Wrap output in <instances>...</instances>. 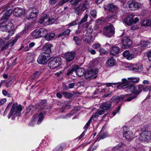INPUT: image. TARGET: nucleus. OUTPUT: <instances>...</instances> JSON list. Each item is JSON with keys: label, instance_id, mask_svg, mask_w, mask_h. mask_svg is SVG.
Returning a JSON list of instances; mask_svg holds the SVG:
<instances>
[{"label": "nucleus", "instance_id": "nucleus-1", "mask_svg": "<svg viewBox=\"0 0 151 151\" xmlns=\"http://www.w3.org/2000/svg\"><path fill=\"white\" fill-rule=\"evenodd\" d=\"M53 47L52 44H46L44 47L43 49L45 51L42 52L38 57L37 61L41 64L46 63L47 61V58L49 57V53L51 52V48Z\"/></svg>", "mask_w": 151, "mask_h": 151}, {"label": "nucleus", "instance_id": "nucleus-2", "mask_svg": "<svg viewBox=\"0 0 151 151\" xmlns=\"http://www.w3.org/2000/svg\"><path fill=\"white\" fill-rule=\"evenodd\" d=\"M22 110V106L21 105H18L17 103H14L11 108V109L9 113L8 118L9 119L12 116V119L14 120L15 116H19L21 115V113Z\"/></svg>", "mask_w": 151, "mask_h": 151}, {"label": "nucleus", "instance_id": "nucleus-3", "mask_svg": "<svg viewBox=\"0 0 151 151\" xmlns=\"http://www.w3.org/2000/svg\"><path fill=\"white\" fill-rule=\"evenodd\" d=\"M5 22L7 29L6 30L8 32V33L4 35L3 36V38L5 40H7L9 39L10 37L14 33V30H13L14 26L13 24L11 22L5 21Z\"/></svg>", "mask_w": 151, "mask_h": 151}, {"label": "nucleus", "instance_id": "nucleus-4", "mask_svg": "<svg viewBox=\"0 0 151 151\" xmlns=\"http://www.w3.org/2000/svg\"><path fill=\"white\" fill-rule=\"evenodd\" d=\"M142 132L139 134V139L142 141H148L151 139V132L148 129L143 128Z\"/></svg>", "mask_w": 151, "mask_h": 151}, {"label": "nucleus", "instance_id": "nucleus-5", "mask_svg": "<svg viewBox=\"0 0 151 151\" xmlns=\"http://www.w3.org/2000/svg\"><path fill=\"white\" fill-rule=\"evenodd\" d=\"M61 63V59L57 57L52 59L48 65L50 68L53 69L58 67Z\"/></svg>", "mask_w": 151, "mask_h": 151}, {"label": "nucleus", "instance_id": "nucleus-6", "mask_svg": "<svg viewBox=\"0 0 151 151\" xmlns=\"http://www.w3.org/2000/svg\"><path fill=\"white\" fill-rule=\"evenodd\" d=\"M115 33L114 28L112 24H110L104 28L103 34L105 36L110 37Z\"/></svg>", "mask_w": 151, "mask_h": 151}, {"label": "nucleus", "instance_id": "nucleus-7", "mask_svg": "<svg viewBox=\"0 0 151 151\" xmlns=\"http://www.w3.org/2000/svg\"><path fill=\"white\" fill-rule=\"evenodd\" d=\"M98 73V70L97 69H92L88 71L85 76L86 79H92L95 78L97 76L96 75Z\"/></svg>", "mask_w": 151, "mask_h": 151}, {"label": "nucleus", "instance_id": "nucleus-8", "mask_svg": "<svg viewBox=\"0 0 151 151\" xmlns=\"http://www.w3.org/2000/svg\"><path fill=\"white\" fill-rule=\"evenodd\" d=\"M121 42L123 44V47L126 49L130 47L132 43V40L128 36L123 37L121 40Z\"/></svg>", "mask_w": 151, "mask_h": 151}, {"label": "nucleus", "instance_id": "nucleus-9", "mask_svg": "<svg viewBox=\"0 0 151 151\" xmlns=\"http://www.w3.org/2000/svg\"><path fill=\"white\" fill-rule=\"evenodd\" d=\"M87 8V6H85L82 4H80L77 7L75 8L74 11L75 13L77 15H81L82 12Z\"/></svg>", "mask_w": 151, "mask_h": 151}, {"label": "nucleus", "instance_id": "nucleus-10", "mask_svg": "<svg viewBox=\"0 0 151 151\" xmlns=\"http://www.w3.org/2000/svg\"><path fill=\"white\" fill-rule=\"evenodd\" d=\"M121 83H117L119 85L117 86V87H119V88L127 89L128 87V86L130 84L129 80H127L126 78H124L122 79Z\"/></svg>", "mask_w": 151, "mask_h": 151}, {"label": "nucleus", "instance_id": "nucleus-11", "mask_svg": "<svg viewBox=\"0 0 151 151\" xmlns=\"http://www.w3.org/2000/svg\"><path fill=\"white\" fill-rule=\"evenodd\" d=\"M105 8L106 9L114 13V15L111 16L110 17V19L113 18V16H115L116 14V10L117 9V7L113 4H108L106 6Z\"/></svg>", "mask_w": 151, "mask_h": 151}, {"label": "nucleus", "instance_id": "nucleus-12", "mask_svg": "<svg viewBox=\"0 0 151 151\" xmlns=\"http://www.w3.org/2000/svg\"><path fill=\"white\" fill-rule=\"evenodd\" d=\"M76 55V53L74 52H68L66 53L65 55V59L67 62H70L72 61Z\"/></svg>", "mask_w": 151, "mask_h": 151}, {"label": "nucleus", "instance_id": "nucleus-13", "mask_svg": "<svg viewBox=\"0 0 151 151\" xmlns=\"http://www.w3.org/2000/svg\"><path fill=\"white\" fill-rule=\"evenodd\" d=\"M3 16L2 17L1 20H4L3 22H5V21H7L8 17L10 15L12 12V10L11 9H9L6 11V9H4L3 10Z\"/></svg>", "mask_w": 151, "mask_h": 151}, {"label": "nucleus", "instance_id": "nucleus-14", "mask_svg": "<svg viewBox=\"0 0 151 151\" xmlns=\"http://www.w3.org/2000/svg\"><path fill=\"white\" fill-rule=\"evenodd\" d=\"M3 16L2 17L1 20H4L3 22H5V21H7L8 17L10 15L12 12V10L11 9H9L6 11V9H4L3 10Z\"/></svg>", "mask_w": 151, "mask_h": 151}, {"label": "nucleus", "instance_id": "nucleus-15", "mask_svg": "<svg viewBox=\"0 0 151 151\" xmlns=\"http://www.w3.org/2000/svg\"><path fill=\"white\" fill-rule=\"evenodd\" d=\"M19 37V36H16L15 39L14 40L12 41H9L1 48V50L2 51L6 50L8 48L9 46H13L17 42Z\"/></svg>", "mask_w": 151, "mask_h": 151}, {"label": "nucleus", "instance_id": "nucleus-16", "mask_svg": "<svg viewBox=\"0 0 151 151\" xmlns=\"http://www.w3.org/2000/svg\"><path fill=\"white\" fill-rule=\"evenodd\" d=\"M99 116V115L97 114V113L96 112L93 115L91 116L89 120L87 122L84 127V129H85V130H87V129L90 125L92 119H93L94 121L96 120L97 119Z\"/></svg>", "mask_w": 151, "mask_h": 151}, {"label": "nucleus", "instance_id": "nucleus-17", "mask_svg": "<svg viewBox=\"0 0 151 151\" xmlns=\"http://www.w3.org/2000/svg\"><path fill=\"white\" fill-rule=\"evenodd\" d=\"M127 128L126 127H124V133L123 136L128 140L132 139L133 134L132 132L129 131H126Z\"/></svg>", "mask_w": 151, "mask_h": 151}, {"label": "nucleus", "instance_id": "nucleus-18", "mask_svg": "<svg viewBox=\"0 0 151 151\" xmlns=\"http://www.w3.org/2000/svg\"><path fill=\"white\" fill-rule=\"evenodd\" d=\"M25 13L24 9L20 8H16L14 9L13 12V14L14 16H19Z\"/></svg>", "mask_w": 151, "mask_h": 151}, {"label": "nucleus", "instance_id": "nucleus-19", "mask_svg": "<svg viewBox=\"0 0 151 151\" xmlns=\"http://www.w3.org/2000/svg\"><path fill=\"white\" fill-rule=\"evenodd\" d=\"M128 86V87L126 89L127 90V91H129L132 93H134V95H136L137 96V95L139 94V92H138V91L135 86L132 84H130Z\"/></svg>", "mask_w": 151, "mask_h": 151}, {"label": "nucleus", "instance_id": "nucleus-20", "mask_svg": "<svg viewBox=\"0 0 151 151\" xmlns=\"http://www.w3.org/2000/svg\"><path fill=\"white\" fill-rule=\"evenodd\" d=\"M129 7L132 10H135L139 7V3L134 1H132L131 2H129Z\"/></svg>", "mask_w": 151, "mask_h": 151}, {"label": "nucleus", "instance_id": "nucleus-21", "mask_svg": "<svg viewBox=\"0 0 151 151\" xmlns=\"http://www.w3.org/2000/svg\"><path fill=\"white\" fill-rule=\"evenodd\" d=\"M120 48L116 46H113L110 49V54L114 56L119 53V52Z\"/></svg>", "mask_w": 151, "mask_h": 151}, {"label": "nucleus", "instance_id": "nucleus-22", "mask_svg": "<svg viewBox=\"0 0 151 151\" xmlns=\"http://www.w3.org/2000/svg\"><path fill=\"white\" fill-rule=\"evenodd\" d=\"M85 72V69L83 68H76L75 73L77 76L79 77H81L84 75Z\"/></svg>", "mask_w": 151, "mask_h": 151}, {"label": "nucleus", "instance_id": "nucleus-23", "mask_svg": "<svg viewBox=\"0 0 151 151\" xmlns=\"http://www.w3.org/2000/svg\"><path fill=\"white\" fill-rule=\"evenodd\" d=\"M106 63L108 66L112 67L115 65L116 60L113 57H111L107 60Z\"/></svg>", "mask_w": 151, "mask_h": 151}, {"label": "nucleus", "instance_id": "nucleus-24", "mask_svg": "<svg viewBox=\"0 0 151 151\" xmlns=\"http://www.w3.org/2000/svg\"><path fill=\"white\" fill-rule=\"evenodd\" d=\"M46 101L43 100L36 105V107L40 110L43 109L45 108V107H46Z\"/></svg>", "mask_w": 151, "mask_h": 151}, {"label": "nucleus", "instance_id": "nucleus-25", "mask_svg": "<svg viewBox=\"0 0 151 151\" xmlns=\"http://www.w3.org/2000/svg\"><path fill=\"white\" fill-rule=\"evenodd\" d=\"M111 106L110 104L104 103L100 105V108L104 110H106L109 109Z\"/></svg>", "mask_w": 151, "mask_h": 151}, {"label": "nucleus", "instance_id": "nucleus-26", "mask_svg": "<svg viewBox=\"0 0 151 151\" xmlns=\"http://www.w3.org/2000/svg\"><path fill=\"white\" fill-rule=\"evenodd\" d=\"M123 146V143L121 142L114 147V150L116 151H122L124 149Z\"/></svg>", "mask_w": 151, "mask_h": 151}, {"label": "nucleus", "instance_id": "nucleus-27", "mask_svg": "<svg viewBox=\"0 0 151 151\" xmlns=\"http://www.w3.org/2000/svg\"><path fill=\"white\" fill-rule=\"evenodd\" d=\"M55 36V33H49L47 34V33L45 36V40L49 41L53 38Z\"/></svg>", "mask_w": 151, "mask_h": 151}, {"label": "nucleus", "instance_id": "nucleus-28", "mask_svg": "<svg viewBox=\"0 0 151 151\" xmlns=\"http://www.w3.org/2000/svg\"><path fill=\"white\" fill-rule=\"evenodd\" d=\"M133 17H128L124 19L125 23L129 26L131 25L133 23Z\"/></svg>", "mask_w": 151, "mask_h": 151}, {"label": "nucleus", "instance_id": "nucleus-29", "mask_svg": "<svg viewBox=\"0 0 151 151\" xmlns=\"http://www.w3.org/2000/svg\"><path fill=\"white\" fill-rule=\"evenodd\" d=\"M38 31L40 37H45V35L47 33V30L44 28H41L38 30Z\"/></svg>", "mask_w": 151, "mask_h": 151}, {"label": "nucleus", "instance_id": "nucleus-30", "mask_svg": "<svg viewBox=\"0 0 151 151\" xmlns=\"http://www.w3.org/2000/svg\"><path fill=\"white\" fill-rule=\"evenodd\" d=\"M131 94H127L125 95H121L120 96H116V103H118L120 101H121L123 100L124 98L127 96H130Z\"/></svg>", "mask_w": 151, "mask_h": 151}, {"label": "nucleus", "instance_id": "nucleus-31", "mask_svg": "<svg viewBox=\"0 0 151 151\" xmlns=\"http://www.w3.org/2000/svg\"><path fill=\"white\" fill-rule=\"evenodd\" d=\"M31 26V24L30 23H27L25 25L24 29L22 30L20 33L22 35L27 33L29 30V28Z\"/></svg>", "mask_w": 151, "mask_h": 151}, {"label": "nucleus", "instance_id": "nucleus-32", "mask_svg": "<svg viewBox=\"0 0 151 151\" xmlns=\"http://www.w3.org/2000/svg\"><path fill=\"white\" fill-rule=\"evenodd\" d=\"M127 79L130 82H132L133 83H138L140 80L139 78L135 77H131L130 78H128Z\"/></svg>", "mask_w": 151, "mask_h": 151}, {"label": "nucleus", "instance_id": "nucleus-33", "mask_svg": "<svg viewBox=\"0 0 151 151\" xmlns=\"http://www.w3.org/2000/svg\"><path fill=\"white\" fill-rule=\"evenodd\" d=\"M32 35L33 38L37 39L40 37L38 30H35L32 33Z\"/></svg>", "mask_w": 151, "mask_h": 151}, {"label": "nucleus", "instance_id": "nucleus-34", "mask_svg": "<svg viewBox=\"0 0 151 151\" xmlns=\"http://www.w3.org/2000/svg\"><path fill=\"white\" fill-rule=\"evenodd\" d=\"M151 25V20H146L143 21L142 23V25L144 26H150Z\"/></svg>", "mask_w": 151, "mask_h": 151}, {"label": "nucleus", "instance_id": "nucleus-35", "mask_svg": "<svg viewBox=\"0 0 151 151\" xmlns=\"http://www.w3.org/2000/svg\"><path fill=\"white\" fill-rule=\"evenodd\" d=\"M86 37L84 39V41L88 43H90L92 40L93 37L91 34H86Z\"/></svg>", "mask_w": 151, "mask_h": 151}, {"label": "nucleus", "instance_id": "nucleus-36", "mask_svg": "<svg viewBox=\"0 0 151 151\" xmlns=\"http://www.w3.org/2000/svg\"><path fill=\"white\" fill-rule=\"evenodd\" d=\"M5 22H3L0 24V30L2 31H7Z\"/></svg>", "mask_w": 151, "mask_h": 151}, {"label": "nucleus", "instance_id": "nucleus-37", "mask_svg": "<svg viewBox=\"0 0 151 151\" xmlns=\"http://www.w3.org/2000/svg\"><path fill=\"white\" fill-rule=\"evenodd\" d=\"M41 73L39 71H36L31 76V78L32 79H35L37 78V77Z\"/></svg>", "mask_w": 151, "mask_h": 151}, {"label": "nucleus", "instance_id": "nucleus-38", "mask_svg": "<svg viewBox=\"0 0 151 151\" xmlns=\"http://www.w3.org/2000/svg\"><path fill=\"white\" fill-rule=\"evenodd\" d=\"M73 40L77 45H80L81 42V40L78 37L74 36L73 37Z\"/></svg>", "mask_w": 151, "mask_h": 151}, {"label": "nucleus", "instance_id": "nucleus-39", "mask_svg": "<svg viewBox=\"0 0 151 151\" xmlns=\"http://www.w3.org/2000/svg\"><path fill=\"white\" fill-rule=\"evenodd\" d=\"M29 13L28 17L29 19L32 18L37 17V14L34 13L33 12H29Z\"/></svg>", "mask_w": 151, "mask_h": 151}, {"label": "nucleus", "instance_id": "nucleus-40", "mask_svg": "<svg viewBox=\"0 0 151 151\" xmlns=\"http://www.w3.org/2000/svg\"><path fill=\"white\" fill-rule=\"evenodd\" d=\"M142 69V67L141 65L134 66L132 68L133 70L135 71H137V70H140V71H141Z\"/></svg>", "mask_w": 151, "mask_h": 151}, {"label": "nucleus", "instance_id": "nucleus-41", "mask_svg": "<svg viewBox=\"0 0 151 151\" xmlns=\"http://www.w3.org/2000/svg\"><path fill=\"white\" fill-rule=\"evenodd\" d=\"M70 32V30L69 29H67L66 31L63 32L62 33L60 34L58 36L59 37L65 35H69Z\"/></svg>", "mask_w": 151, "mask_h": 151}, {"label": "nucleus", "instance_id": "nucleus-42", "mask_svg": "<svg viewBox=\"0 0 151 151\" xmlns=\"http://www.w3.org/2000/svg\"><path fill=\"white\" fill-rule=\"evenodd\" d=\"M39 119L37 123L38 124H39L42 121L44 118L43 114L42 113H41L39 115Z\"/></svg>", "mask_w": 151, "mask_h": 151}, {"label": "nucleus", "instance_id": "nucleus-43", "mask_svg": "<svg viewBox=\"0 0 151 151\" xmlns=\"http://www.w3.org/2000/svg\"><path fill=\"white\" fill-rule=\"evenodd\" d=\"M63 94L65 97L68 98H71L73 96V95L71 93H69L67 92H65L63 93Z\"/></svg>", "mask_w": 151, "mask_h": 151}, {"label": "nucleus", "instance_id": "nucleus-44", "mask_svg": "<svg viewBox=\"0 0 151 151\" xmlns=\"http://www.w3.org/2000/svg\"><path fill=\"white\" fill-rule=\"evenodd\" d=\"M77 67H78L77 65H76V66L73 67L71 69H69L68 71L67 75H69L74 71H75V70H76V68H77Z\"/></svg>", "mask_w": 151, "mask_h": 151}, {"label": "nucleus", "instance_id": "nucleus-45", "mask_svg": "<svg viewBox=\"0 0 151 151\" xmlns=\"http://www.w3.org/2000/svg\"><path fill=\"white\" fill-rule=\"evenodd\" d=\"M88 18V15L87 14H86L85 16L81 19V20L79 22V24H81L83 23L86 22Z\"/></svg>", "mask_w": 151, "mask_h": 151}, {"label": "nucleus", "instance_id": "nucleus-46", "mask_svg": "<svg viewBox=\"0 0 151 151\" xmlns=\"http://www.w3.org/2000/svg\"><path fill=\"white\" fill-rule=\"evenodd\" d=\"M143 46L145 47H147L148 45H151V40L150 41L149 40L144 41L143 42Z\"/></svg>", "mask_w": 151, "mask_h": 151}, {"label": "nucleus", "instance_id": "nucleus-47", "mask_svg": "<svg viewBox=\"0 0 151 151\" xmlns=\"http://www.w3.org/2000/svg\"><path fill=\"white\" fill-rule=\"evenodd\" d=\"M101 45L99 43H95L92 46V47L95 49H98L101 47Z\"/></svg>", "mask_w": 151, "mask_h": 151}, {"label": "nucleus", "instance_id": "nucleus-48", "mask_svg": "<svg viewBox=\"0 0 151 151\" xmlns=\"http://www.w3.org/2000/svg\"><path fill=\"white\" fill-rule=\"evenodd\" d=\"M99 51L100 53L104 55H106L108 53V52L106 50L102 48H100L99 49Z\"/></svg>", "mask_w": 151, "mask_h": 151}, {"label": "nucleus", "instance_id": "nucleus-49", "mask_svg": "<svg viewBox=\"0 0 151 151\" xmlns=\"http://www.w3.org/2000/svg\"><path fill=\"white\" fill-rule=\"evenodd\" d=\"M29 12H33L34 13L38 14L39 11L38 9L36 8H31L29 9Z\"/></svg>", "mask_w": 151, "mask_h": 151}, {"label": "nucleus", "instance_id": "nucleus-50", "mask_svg": "<svg viewBox=\"0 0 151 151\" xmlns=\"http://www.w3.org/2000/svg\"><path fill=\"white\" fill-rule=\"evenodd\" d=\"M129 53L130 52L128 50H126L123 52L122 53L123 56L124 57H126V58Z\"/></svg>", "mask_w": 151, "mask_h": 151}, {"label": "nucleus", "instance_id": "nucleus-51", "mask_svg": "<svg viewBox=\"0 0 151 151\" xmlns=\"http://www.w3.org/2000/svg\"><path fill=\"white\" fill-rule=\"evenodd\" d=\"M78 20H76L75 21H73L71 23H70L69 24L70 26H73L78 24Z\"/></svg>", "mask_w": 151, "mask_h": 151}, {"label": "nucleus", "instance_id": "nucleus-52", "mask_svg": "<svg viewBox=\"0 0 151 151\" xmlns=\"http://www.w3.org/2000/svg\"><path fill=\"white\" fill-rule=\"evenodd\" d=\"M143 85H139L138 86V92H139V94L143 91Z\"/></svg>", "mask_w": 151, "mask_h": 151}, {"label": "nucleus", "instance_id": "nucleus-53", "mask_svg": "<svg viewBox=\"0 0 151 151\" xmlns=\"http://www.w3.org/2000/svg\"><path fill=\"white\" fill-rule=\"evenodd\" d=\"M151 90V87L149 86H144L143 91H148Z\"/></svg>", "mask_w": 151, "mask_h": 151}, {"label": "nucleus", "instance_id": "nucleus-54", "mask_svg": "<svg viewBox=\"0 0 151 151\" xmlns=\"http://www.w3.org/2000/svg\"><path fill=\"white\" fill-rule=\"evenodd\" d=\"M63 148L62 146H58L55 148L54 151H62Z\"/></svg>", "mask_w": 151, "mask_h": 151}, {"label": "nucleus", "instance_id": "nucleus-55", "mask_svg": "<svg viewBox=\"0 0 151 151\" xmlns=\"http://www.w3.org/2000/svg\"><path fill=\"white\" fill-rule=\"evenodd\" d=\"M134 58V56L132 54L129 53L126 59L128 60H131Z\"/></svg>", "mask_w": 151, "mask_h": 151}, {"label": "nucleus", "instance_id": "nucleus-56", "mask_svg": "<svg viewBox=\"0 0 151 151\" xmlns=\"http://www.w3.org/2000/svg\"><path fill=\"white\" fill-rule=\"evenodd\" d=\"M33 106L32 105H29L27 109V113H28L29 111L31 110H33Z\"/></svg>", "mask_w": 151, "mask_h": 151}, {"label": "nucleus", "instance_id": "nucleus-57", "mask_svg": "<svg viewBox=\"0 0 151 151\" xmlns=\"http://www.w3.org/2000/svg\"><path fill=\"white\" fill-rule=\"evenodd\" d=\"M96 112L97 113V114H98L99 115H101L104 114L105 111H104V110L103 109H99L98 110V111Z\"/></svg>", "mask_w": 151, "mask_h": 151}, {"label": "nucleus", "instance_id": "nucleus-58", "mask_svg": "<svg viewBox=\"0 0 151 151\" xmlns=\"http://www.w3.org/2000/svg\"><path fill=\"white\" fill-rule=\"evenodd\" d=\"M147 56L149 60L151 61V50L148 52L147 54Z\"/></svg>", "mask_w": 151, "mask_h": 151}, {"label": "nucleus", "instance_id": "nucleus-59", "mask_svg": "<svg viewBox=\"0 0 151 151\" xmlns=\"http://www.w3.org/2000/svg\"><path fill=\"white\" fill-rule=\"evenodd\" d=\"M108 91H109V90L106 88H105L103 89L101 91V93H104L105 94L107 93Z\"/></svg>", "mask_w": 151, "mask_h": 151}, {"label": "nucleus", "instance_id": "nucleus-60", "mask_svg": "<svg viewBox=\"0 0 151 151\" xmlns=\"http://www.w3.org/2000/svg\"><path fill=\"white\" fill-rule=\"evenodd\" d=\"M91 15L93 17H95L96 16V12L95 10L91 11L90 12Z\"/></svg>", "mask_w": 151, "mask_h": 151}, {"label": "nucleus", "instance_id": "nucleus-61", "mask_svg": "<svg viewBox=\"0 0 151 151\" xmlns=\"http://www.w3.org/2000/svg\"><path fill=\"white\" fill-rule=\"evenodd\" d=\"M137 97V96L136 95H134L133 96H130L129 98H128L125 101H131L132 99H134L135 98Z\"/></svg>", "mask_w": 151, "mask_h": 151}, {"label": "nucleus", "instance_id": "nucleus-62", "mask_svg": "<svg viewBox=\"0 0 151 151\" xmlns=\"http://www.w3.org/2000/svg\"><path fill=\"white\" fill-rule=\"evenodd\" d=\"M120 108H121L120 106H118L117 107V109H116V110L115 111H114V112H113L112 114H113V116H114L116 114L117 112H119V110L120 109Z\"/></svg>", "mask_w": 151, "mask_h": 151}, {"label": "nucleus", "instance_id": "nucleus-63", "mask_svg": "<svg viewBox=\"0 0 151 151\" xmlns=\"http://www.w3.org/2000/svg\"><path fill=\"white\" fill-rule=\"evenodd\" d=\"M105 93V94L103 96V98L107 97L109 96L110 95H111L112 94V92H110L109 91L108 92V93Z\"/></svg>", "mask_w": 151, "mask_h": 151}, {"label": "nucleus", "instance_id": "nucleus-64", "mask_svg": "<svg viewBox=\"0 0 151 151\" xmlns=\"http://www.w3.org/2000/svg\"><path fill=\"white\" fill-rule=\"evenodd\" d=\"M93 31V29L92 28H89L87 29V33H89V34H91L92 33Z\"/></svg>", "mask_w": 151, "mask_h": 151}]
</instances>
